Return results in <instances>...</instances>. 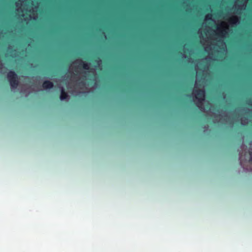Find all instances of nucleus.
<instances>
[{"label":"nucleus","mask_w":252,"mask_h":252,"mask_svg":"<svg viewBox=\"0 0 252 252\" xmlns=\"http://www.w3.org/2000/svg\"><path fill=\"white\" fill-rule=\"evenodd\" d=\"M16 53L17 51L15 49L13 51V47H9L7 51V55L14 57L17 56Z\"/></svg>","instance_id":"8"},{"label":"nucleus","mask_w":252,"mask_h":252,"mask_svg":"<svg viewBox=\"0 0 252 252\" xmlns=\"http://www.w3.org/2000/svg\"><path fill=\"white\" fill-rule=\"evenodd\" d=\"M96 64H97V65L98 67H99L101 63V60H98L96 61Z\"/></svg>","instance_id":"11"},{"label":"nucleus","mask_w":252,"mask_h":252,"mask_svg":"<svg viewBox=\"0 0 252 252\" xmlns=\"http://www.w3.org/2000/svg\"><path fill=\"white\" fill-rule=\"evenodd\" d=\"M38 91L37 89H34L32 88L29 85L26 84L24 86L22 87L20 89V93H23L25 96H27L28 94L32 91Z\"/></svg>","instance_id":"6"},{"label":"nucleus","mask_w":252,"mask_h":252,"mask_svg":"<svg viewBox=\"0 0 252 252\" xmlns=\"http://www.w3.org/2000/svg\"><path fill=\"white\" fill-rule=\"evenodd\" d=\"M95 68L91 64L77 60L69 66L68 72L61 79H54L59 89V99L62 102H68L71 98L67 89L73 95L88 94L97 86V77Z\"/></svg>","instance_id":"2"},{"label":"nucleus","mask_w":252,"mask_h":252,"mask_svg":"<svg viewBox=\"0 0 252 252\" xmlns=\"http://www.w3.org/2000/svg\"><path fill=\"white\" fill-rule=\"evenodd\" d=\"M7 78L10 83L11 89L14 91L18 85V79L17 75L13 71H10L7 74Z\"/></svg>","instance_id":"5"},{"label":"nucleus","mask_w":252,"mask_h":252,"mask_svg":"<svg viewBox=\"0 0 252 252\" xmlns=\"http://www.w3.org/2000/svg\"><path fill=\"white\" fill-rule=\"evenodd\" d=\"M189 62H191V59H189Z\"/></svg>","instance_id":"13"},{"label":"nucleus","mask_w":252,"mask_h":252,"mask_svg":"<svg viewBox=\"0 0 252 252\" xmlns=\"http://www.w3.org/2000/svg\"><path fill=\"white\" fill-rule=\"evenodd\" d=\"M17 14L21 20L29 21L37 18L38 3L28 0H18L16 2Z\"/></svg>","instance_id":"3"},{"label":"nucleus","mask_w":252,"mask_h":252,"mask_svg":"<svg viewBox=\"0 0 252 252\" xmlns=\"http://www.w3.org/2000/svg\"><path fill=\"white\" fill-rule=\"evenodd\" d=\"M6 69L3 67V64L0 62V72L1 73H5L6 72Z\"/></svg>","instance_id":"10"},{"label":"nucleus","mask_w":252,"mask_h":252,"mask_svg":"<svg viewBox=\"0 0 252 252\" xmlns=\"http://www.w3.org/2000/svg\"><path fill=\"white\" fill-rule=\"evenodd\" d=\"M188 53L190 54V51L187 46L185 45L184 47V54H183V57L185 58H187Z\"/></svg>","instance_id":"9"},{"label":"nucleus","mask_w":252,"mask_h":252,"mask_svg":"<svg viewBox=\"0 0 252 252\" xmlns=\"http://www.w3.org/2000/svg\"><path fill=\"white\" fill-rule=\"evenodd\" d=\"M54 87L53 83L49 80L44 81L42 84L43 90L49 91Z\"/></svg>","instance_id":"7"},{"label":"nucleus","mask_w":252,"mask_h":252,"mask_svg":"<svg viewBox=\"0 0 252 252\" xmlns=\"http://www.w3.org/2000/svg\"><path fill=\"white\" fill-rule=\"evenodd\" d=\"M249 104L250 105H252V103H249Z\"/></svg>","instance_id":"12"},{"label":"nucleus","mask_w":252,"mask_h":252,"mask_svg":"<svg viewBox=\"0 0 252 252\" xmlns=\"http://www.w3.org/2000/svg\"><path fill=\"white\" fill-rule=\"evenodd\" d=\"M240 152V163L242 167L246 171H252V149L247 151L242 145Z\"/></svg>","instance_id":"4"},{"label":"nucleus","mask_w":252,"mask_h":252,"mask_svg":"<svg viewBox=\"0 0 252 252\" xmlns=\"http://www.w3.org/2000/svg\"><path fill=\"white\" fill-rule=\"evenodd\" d=\"M248 0H236L230 13L225 16H214L207 14L202 28L199 30L200 42L208 56L198 61L195 66L196 77L195 84H205V79L210 74V60L220 61L226 55L227 49L222 38L230 32L229 26L239 23L242 11L245 9Z\"/></svg>","instance_id":"1"}]
</instances>
